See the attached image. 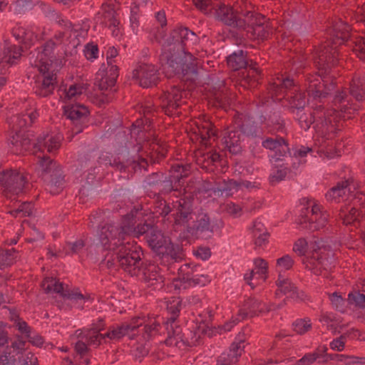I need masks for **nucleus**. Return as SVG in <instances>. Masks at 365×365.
Returning a JSON list of instances; mask_svg holds the SVG:
<instances>
[{
	"mask_svg": "<svg viewBox=\"0 0 365 365\" xmlns=\"http://www.w3.org/2000/svg\"><path fill=\"white\" fill-rule=\"evenodd\" d=\"M267 25H257L252 30H247V36L251 39H267L269 36Z\"/></svg>",
	"mask_w": 365,
	"mask_h": 365,
	"instance_id": "nucleus-36",
	"label": "nucleus"
},
{
	"mask_svg": "<svg viewBox=\"0 0 365 365\" xmlns=\"http://www.w3.org/2000/svg\"><path fill=\"white\" fill-rule=\"evenodd\" d=\"M338 113L336 110H327L324 112V115L317 116L314 125L316 131L322 135L334 132L335 125L332 124L331 118L333 117V120H335L338 116Z\"/></svg>",
	"mask_w": 365,
	"mask_h": 365,
	"instance_id": "nucleus-17",
	"label": "nucleus"
},
{
	"mask_svg": "<svg viewBox=\"0 0 365 365\" xmlns=\"http://www.w3.org/2000/svg\"><path fill=\"white\" fill-rule=\"evenodd\" d=\"M145 239L149 247L160 259H170L173 262H179L186 258L182 245L173 243L159 228H154L145 235Z\"/></svg>",
	"mask_w": 365,
	"mask_h": 365,
	"instance_id": "nucleus-3",
	"label": "nucleus"
},
{
	"mask_svg": "<svg viewBox=\"0 0 365 365\" xmlns=\"http://www.w3.org/2000/svg\"><path fill=\"white\" fill-rule=\"evenodd\" d=\"M57 83L56 74H48L43 77L41 86L36 89V93L41 97L51 94Z\"/></svg>",
	"mask_w": 365,
	"mask_h": 365,
	"instance_id": "nucleus-25",
	"label": "nucleus"
},
{
	"mask_svg": "<svg viewBox=\"0 0 365 365\" xmlns=\"http://www.w3.org/2000/svg\"><path fill=\"white\" fill-rule=\"evenodd\" d=\"M329 214L326 212H320L319 215L315 216V220L309 222L308 225L304 226V229L311 232H315L323 228L328 222Z\"/></svg>",
	"mask_w": 365,
	"mask_h": 365,
	"instance_id": "nucleus-35",
	"label": "nucleus"
},
{
	"mask_svg": "<svg viewBox=\"0 0 365 365\" xmlns=\"http://www.w3.org/2000/svg\"><path fill=\"white\" fill-rule=\"evenodd\" d=\"M26 178L16 170H6L0 172V185L4 187V192L18 195L23 192Z\"/></svg>",
	"mask_w": 365,
	"mask_h": 365,
	"instance_id": "nucleus-10",
	"label": "nucleus"
},
{
	"mask_svg": "<svg viewBox=\"0 0 365 365\" xmlns=\"http://www.w3.org/2000/svg\"><path fill=\"white\" fill-rule=\"evenodd\" d=\"M12 264L11 255L9 250L0 248V269Z\"/></svg>",
	"mask_w": 365,
	"mask_h": 365,
	"instance_id": "nucleus-54",
	"label": "nucleus"
},
{
	"mask_svg": "<svg viewBox=\"0 0 365 365\" xmlns=\"http://www.w3.org/2000/svg\"><path fill=\"white\" fill-rule=\"evenodd\" d=\"M306 91L312 101L322 103L336 88V78L329 75L318 73L310 76L305 80Z\"/></svg>",
	"mask_w": 365,
	"mask_h": 365,
	"instance_id": "nucleus-7",
	"label": "nucleus"
},
{
	"mask_svg": "<svg viewBox=\"0 0 365 365\" xmlns=\"http://www.w3.org/2000/svg\"><path fill=\"white\" fill-rule=\"evenodd\" d=\"M103 230H105V232H108V235H110V239L111 240L118 239L120 243H125L124 241L125 238L124 236H120L121 233L120 227H115L114 225H108L103 227Z\"/></svg>",
	"mask_w": 365,
	"mask_h": 365,
	"instance_id": "nucleus-48",
	"label": "nucleus"
},
{
	"mask_svg": "<svg viewBox=\"0 0 365 365\" xmlns=\"http://www.w3.org/2000/svg\"><path fill=\"white\" fill-rule=\"evenodd\" d=\"M209 104L213 107L225 108L230 103L228 91L225 88L210 96Z\"/></svg>",
	"mask_w": 365,
	"mask_h": 365,
	"instance_id": "nucleus-28",
	"label": "nucleus"
},
{
	"mask_svg": "<svg viewBox=\"0 0 365 365\" xmlns=\"http://www.w3.org/2000/svg\"><path fill=\"white\" fill-rule=\"evenodd\" d=\"M15 318L19 320L16 325L18 327L19 331L21 334H25L26 337H29V334H31V327H29L28 324L25 321H21L18 314H14V317H11V319H14Z\"/></svg>",
	"mask_w": 365,
	"mask_h": 365,
	"instance_id": "nucleus-59",
	"label": "nucleus"
},
{
	"mask_svg": "<svg viewBox=\"0 0 365 365\" xmlns=\"http://www.w3.org/2000/svg\"><path fill=\"white\" fill-rule=\"evenodd\" d=\"M244 340L240 339L239 342H233L231 344L230 351L232 353V358H235L236 361L237 358L242 354L244 351L245 346H241L244 343Z\"/></svg>",
	"mask_w": 365,
	"mask_h": 365,
	"instance_id": "nucleus-56",
	"label": "nucleus"
},
{
	"mask_svg": "<svg viewBox=\"0 0 365 365\" xmlns=\"http://www.w3.org/2000/svg\"><path fill=\"white\" fill-rule=\"evenodd\" d=\"M145 182L148 187H158L159 195L169 194L173 191L171 182H168L166 175L163 172H153L145 178Z\"/></svg>",
	"mask_w": 365,
	"mask_h": 365,
	"instance_id": "nucleus-14",
	"label": "nucleus"
},
{
	"mask_svg": "<svg viewBox=\"0 0 365 365\" xmlns=\"http://www.w3.org/2000/svg\"><path fill=\"white\" fill-rule=\"evenodd\" d=\"M215 225H211L210 218L208 214L200 212L196 217L192 225H187V232L192 236L198 237L205 232H213Z\"/></svg>",
	"mask_w": 365,
	"mask_h": 365,
	"instance_id": "nucleus-15",
	"label": "nucleus"
},
{
	"mask_svg": "<svg viewBox=\"0 0 365 365\" xmlns=\"http://www.w3.org/2000/svg\"><path fill=\"white\" fill-rule=\"evenodd\" d=\"M200 338V335H197L195 330L187 329L180 336V341L188 346H193L197 344Z\"/></svg>",
	"mask_w": 365,
	"mask_h": 365,
	"instance_id": "nucleus-39",
	"label": "nucleus"
},
{
	"mask_svg": "<svg viewBox=\"0 0 365 365\" xmlns=\"http://www.w3.org/2000/svg\"><path fill=\"white\" fill-rule=\"evenodd\" d=\"M98 240L101 245L103 247L104 250H113L118 249V245L115 242L113 244V247H111V240L110 239V235H108V232H105L102 229L101 233L98 235Z\"/></svg>",
	"mask_w": 365,
	"mask_h": 365,
	"instance_id": "nucleus-50",
	"label": "nucleus"
},
{
	"mask_svg": "<svg viewBox=\"0 0 365 365\" xmlns=\"http://www.w3.org/2000/svg\"><path fill=\"white\" fill-rule=\"evenodd\" d=\"M134 158L135 155L129 152L120 153L110 162V165L120 173L125 172L129 168H132Z\"/></svg>",
	"mask_w": 365,
	"mask_h": 365,
	"instance_id": "nucleus-24",
	"label": "nucleus"
},
{
	"mask_svg": "<svg viewBox=\"0 0 365 365\" xmlns=\"http://www.w3.org/2000/svg\"><path fill=\"white\" fill-rule=\"evenodd\" d=\"M123 191L126 195H133L143 191V187L140 182H130L123 187Z\"/></svg>",
	"mask_w": 365,
	"mask_h": 365,
	"instance_id": "nucleus-52",
	"label": "nucleus"
},
{
	"mask_svg": "<svg viewBox=\"0 0 365 365\" xmlns=\"http://www.w3.org/2000/svg\"><path fill=\"white\" fill-rule=\"evenodd\" d=\"M295 115L300 127L304 130H307L310 126L315 122V116L310 112H305L303 110H297L292 113Z\"/></svg>",
	"mask_w": 365,
	"mask_h": 365,
	"instance_id": "nucleus-29",
	"label": "nucleus"
},
{
	"mask_svg": "<svg viewBox=\"0 0 365 365\" xmlns=\"http://www.w3.org/2000/svg\"><path fill=\"white\" fill-rule=\"evenodd\" d=\"M237 128L247 137H259L260 133H262L257 123H256L252 118L250 116L245 115L237 123Z\"/></svg>",
	"mask_w": 365,
	"mask_h": 365,
	"instance_id": "nucleus-22",
	"label": "nucleus"
},
{
	"mask_svg": "<svg viewBox=\"0 0 365 365\" xmlns=\"http://www.w3.org/2000/svg\"><path fill=\"white\" fill-rule=\"evenodd\" d=\"M34 209V205L31 202H22L19 207L14 210L13 212L19 214L22 213V216H31L32 215V211Z\"/></svg>",
	"mask_w": 365,
	"mask_h": 365,
	"instance_id": "nucleus-55",
	"label": "nucleus"
},
{
	"mask_svg": "<svg viewBox=\"0 0 365 365\" xmlns=\"http://www.w3.org/2000/svg\"><path fill=\"white\" fill-rule=\"evenodd\" d=\"M255 264L258 269L257 273L264 275V280L267 279L268 263L266 260L262 258H257L255 260Z\"/></svg>",
	"mask_w": 365,
	"mask_h": 365,
	"instance_id": "nucleus-62",
	"label": "nucleus"
},
{
	"mask_svg": "<svg viewBox=\"0 0 365 365\" xmlns=\"http://www.w3.org/2000/svg\"><path fill=\"white\" fill-rule=\"evenodd\" d=\"M277 289L276 290L275 294L277 296L279 293L283 294H290V297H293V293H296V288L294 284H293L289 279H283L280 280V276L276 282Z\"/></svg>",
	"mask_w": 365,
	"mask_h": 365,
	"instance_id": "nucleus-33",
	"label": "nucleus"
},
{
	"mask_svg": "<svg viewBox=\"0 0 365 365\" xmlns=\"http://www.w3.org/2000/svg\"><path fill=\"white\" fill-rule=\"evenodd\" d=\"M133 78L138 79L143 88L157 86L160 81L159 73L153 65L144 64L133 71Z\"/></svg>",
	"mask_w": 365,
	"mask_h": 365,
	"instance_id": "nucleus-12",
	"label": "nucleus"
},
{
	"mask_svg": "<svg viewBox=\"0 0 365 365\" xmlns=\"http://www.w3.org/2000/svg\"><path fill=\"white\" fill-rule=\"evenodd\" d=\"M349 184L350 180H345L338 182L336 185L331 187L326 194V197L328 200H332L342 196L345 193L344 189L346 188Z\"/></svg>",
	"mask_w": 365,
	"mask_h": 365,
	"instance_id": "nucleus-37",
	"label": "nucleus"
},
{
	"mask_svg": "<svg viewBox=\"0 0 365 365\" xmlns=\"http://www.w3.org/2000/svg\"><path fill=\"white\" fill-rule=\"evenodd\" d=\"M115 83L111 84V78L108 77V73L106 75L103 73H97L95 78L94 85L98 88L100 91H107L108 88L110 90L115 86Z\"/></svg>",
	"mask_w": 365,
	"mask_h": 365,
	"instance_id": "nucleus-40",
	"label": "nucleus"
},
{
	"mask_svg": "<svg viewBox=\"0 0 365 365\" xmlns=\"http://www.w3.org/2000/svg\"><path fill=\"white\" fill-rule=\"evenodd\" d=\"M259 120L261 123L272 124L277 125V130H282L284 128V120L281 119L280 111L277 106L269 105L260 111Z\"/></svg>",
	"mask_w": 365,
	"mask_h": 365,
	"instance_id": "nucleus-16",
	"label": "nucleus"
},
{
	"mask_svg": "<svg viewBox=\"0 0 365 365\" xmlns=\"http://www.w3.org/2000/svg\"><path fill=\"white\" fill-rule=\"evenodd\" d=\"M12 135L10 136V141L15 147L16 153H21L30 148L31 140L25 130H12Z\"/></svg>",
	"mask_w": 365,
	"mask_h": 365,
	"instance_id": "nucleus-21",
	"label": "nucleus"
},
{
	"mask_svg": "<svg viewBox=\"0 0 365 365\" xmlns=\"http://www.w3.org/2000/svg\"><path fill=\"white\" fill-rule=\"evenodd\" d=\"M275 155L277 156V160H280L281 157H284L287 153L291 155L289 144L287 140L284 138V143L281 142L280 146L274 150Z\"/></svg>",
	"mask_w": 365,
	"mask_h": 365,
	"instance_id": "nucleus-61",
	"label": "nucleus"
},
{
	"mask_svg": "<svg viewBox=\"0 0 365 365\" xmlns=\"http://www.w3.org/2000/svg\"><path fill=\"white\" fill-rule=\"evenodd\" d=\"M63 114L72 122L88 119L90 111L84 105L75 103L63 107Z\"/></svg>",
	"mask_w": 365,
	"mask_h": 365,
	"instance_id": "nucleus-19",
	"label": "nucleus"
},
{
	"mask_svg": "<svg viewBox=\"0 0 365 365\" xmlns=\"http://www.w3.org/2000/svg\"><path fill=\"white\" fill-rule=\"evenodd\" d=\"M193 200L187 197L180 198L175 202L173 207L175 209V213L173 214L174 218V224L181 225L187 224L189 220L192 219L193 213Z\"/></svg>",
	"mask_w": 365,
	"mask_h": 365,
	"instance_id": "nucleus-13",
	"label": "nucleus"
},
{
	"mask_svg": "<svg viewBox=\"0 0 365 365\" xmlns=\"http://www.w3.org/2000/svg\"><path fill=\"white\" fill-rule=\"evenodd\" d=\"M207 81V82L205 83L207 85L205 89L210 93V95L226 88L224 81H220L217 78H209Z\"/></svg>",
	"mask_w": 365,
	"mask_h": 365,
	"instance_id": "nucleus-46",
	"label": "nucleus"
},
{
	"mask_svg": "<svg viewBox=\"0 0 365 365\" xmlns=\"http://www.w3.org/2000/svg\"><path fill=\"white\" fill-rule=\"evenodd\" d=\"M279 83H270L267 87L269 93L272 96H279L285 93L287 90H291L295 87L294 80L289 77L279 79Z\"/></svg>",
	"mask_w": 365,
	"mask_h": 365,
	"instance_id": "nucleus-23",
	"label": "nucleus"
},
{
	"mask_svg": "<svg viewBox=\"0 0 365 365\" xmlns=\"http://www.w3.org/2000/svg\"><path fill=\"white\" fill-rule=\"evenodd\" d=\"M242 184H245L243 180L237 181L232 179L223 180L217 183V190L221 193H225L226 196L232 195L230 192L232 189L237 190Z\"/></svg>",
	"mask_w": 365,
	"mask_h": 365,
	"instance_id": "nucleus-32",
	"label": "nucleus"
},
{
	"mask_svg": "<svg viewBox=\"0 0 365 365\" xmlns=\"http://www.w3.org/2000/svg\"><path fill=\"white\" fill-rule=\"evenodd\" d=\"M326 254L318 252L314 250V253L312 254L311 259L315 260L313 262V267H309V264H306V267L313 270V273L316 275L325 274L324 272H327L331 269V263L329 262L328 258L326 257Z\"/></svg>",
	"mask_w": 365,
	"mask_h": 365,
	"instance_id": "nucleus-20",
	"label": "nucleus"
},
{
	"mask_svg": "<svg viewBox=\"0 0 365 365\" xmlns=\"http://www.w3.org/2000/svg\"><path fill=\"white\" fill-rule=\"evenodd\" d=\"M135 224L136 221L130 220L128 218L122 216L120 225L119 226L120 228V236H124L125 238L128 236L133 237L134 232L136 227Z\"/></svg>",
	"mask_w": 365,
	"mask_h": 365,
	"instance_id": "nucleus-38",
	"label": "nucleus"
},
{
	"mask_svg": "<svg viewBox=\"0 0 365 365\" xmlns=\"http://www.w3.org/2000/svg\"><path fill=\"white\" fill-rule=\"evenodd\" d=\"M170 327L171 330L167 327L168 336L165 340V344L168 346H172L173 344L177 345L179 341H180V336L183 332L180 327L176 326L173 327L171 324Z\"/></svg>",
	"mask_w": 365,
	"mask_h": 365,
	"instance_id": "nucleus-41",
	"label": "nucleus"
},
{
	"mask_svg": "<svg viewBox=\"0 0 365 365\" xmlns=\"http://www.w3.org/2000/svg\"><path fill=\"white\" fill-rule=\"evenodd\" d=\"M41 169V177L43 180L46 190L51 195H57L65 187V175L61 166L49 156H43L39 160Z\"/></svg>",
	"mask_w": 365,
	"mask_h": 365,
	"instance_id": "nucleus-4",
	"label": "nucleus"
},
{
	"mask_svg": "<svg viewBox=\"0 0 365 365\" xmlns=\"http://www.w3.org/2000/svg\"><path fill=\"white\" fill-rule=\"evenodd\" d=\"M158 267L149 260L140 268L143 279L148 287L161 284L163 282V277L158 272Z\"/></svg>",
	"mask_w": 365,
	"mask_h": 365,
	"instance_id": "nucleus-18",
	"label": "nucleus"
},
{
	"mask_svg": "<svg viewBox=\"0 0 365 365\" xmlns=\"http://www.w3.org/2000/svg\"><path fill=\"white\" fill-rule=\"evenodd\" d=\"M192 1L195 7L205 14H211L212 12V10H214L213 14L217 19V16L215 14L217 8H215L214 4L212 2V0H192ZM220 6L221 5L218 6L217 9L220 8Z\"/></svg>",
	"mask_w": 365,
	"mask_h": 365,
	"instance_id": "nucleus-42",
	"label": "nucleus"
},
{
	"mask_svg": "<svg viewBox=\"0 0 365 365\" xmlns=\"http://www.w3.org/2000/svg\"><path fill=\"white\" fill-rule=\"evenodd\" d=\"M337 46L327 41L317 50L314 56L318 73L329 75L332 68L339 63Z\"/></svg>",
	"mask_w": 365,
	"mask_h": 365,
	"instance_id": "nucleus-8",
	"label": "nucleus"
},
{
	"mask_svg": "<svg viewBox=\"0 0 365 365\" xmlns=\"http://www.w3.org/2000/svg\"><path fill=\"white\" fill-rule=\"evenodd\" d=\"M215 14L217 16V19L240 31L252 30V28L257 25V19L252 11L242 13L235 10L232 7L222 4L216 10Z\"/></svg>",
	"mask_w": 365,
	"mask_h": 365,
	"instance_id": "nucleus-6",
	"label": "nucleus"
},
{
	"mask_svg": "<svg viewBox=\"0 0 365 365\" xmlns=\"http://www.w3.org/2000/svg\"><path fill=\"white\" fill-rule=\"evenodd\" d=\"M5 47L3 51V56L1 58V62H5L9 64H13L14 61H11V49H15V45H9V43L5 41Z\"/></svg>",
	"mask_w": 365,
	"mask_h": 365,
	"instance_id": "nucleus-57",
	"label": "nucleus"
},
{
	"mask_svg": "<svg viewBox=\"0 0 365 365\" xmlns=\"http://www.w3.org/2000/svg\"><path fill=\"white\" fill-rule=\"evenodd\" d=\"M308 243L304 238L298 239L294 244L293 251L296 252L298 256H304L307 252Z\"/></svg>",
	"mask_w": 365,
	"mask_h": 365,
	"instance_id": "nucleus-53",
	"label": "nucleus"
},
{
	"mask_svg": "<svg viewBox=\"0 0 365 365\" xmlns=\"http://www.w3.org/2000/svg\"><path fill=\"white\" fill-rule=\"evenodd\" d=\"M201 138V143L207 146V140L211 137L217 138V130L215 125L210 121L205 122V124L201 128H198Z\"/></svg>",
	"mask_w": 365,
	"mask_h": 365,
	"instance_id": "nucleus-31",
	"label": "nucleus"
},
{
	"mask_svg": "<svg viewBox=\"0 0 365 365\" xmlns=\"http://www.w3.org/2000/svg\"><path fill=\"white\" fill-rule=\"evenodd\" d=\"M99 190L98 180L93 174L89 173L87 175L84 184L81 186L80 192L83 195L91 196L98 193Z\"/></svg>",
	"mask_w": 365,
	"mask_h": 365,
	"instance_id": "nucleus-27",
	"label": "nucleus"
},
{
	"mask_svg": "<svg viewBox=\"0 0 365 365\" xmlns=\"http://www.w3.org/2000/svg\"><path fill=\"white\" fill-rule=\"evenodd\" d=\"M116 252V258L122 269L131 276H139L140 268L148 260L140 246L127 247L125 243H120Z\"/></svg>",
	"mask_w": 365,
	"mask_h": 365,
	"instance_id": "nucleus-5",
	"label": "nucleus"
},
{
	"mask_svg": "<svg viewBox=\"0 0 365 365\" xmlns=\"http://www.w3.org/2000/svg\"><path fill=\"white\" fill-rule=\"evenodd\" d=\"M281 142L284 143V138H267L262 141V145L266 149L274 150L280 146Z\"/></svg>",
	"mask_w": 365,
	"mask_h": 365,
	"instance_id": "nucleus-51",
	"label": "nucleus"
},
{
	"mask_svg": "<svg viewBox=\"0 0 365 365\" xmlns=\"http://www.w3.org/2000/svg\"><path fill=\"white\" fill-rule=\"evenodd\" d=\"M186 91H189L186 88V85L182 83V85L172 86L160 96V106L166 115L170 116L180 114L178 110L181 106L182 99Z\"/></svg>",
	"mask_w": 365,
	"mask_h": 365,
	"instance_id": "nucleus-9",
	"label": "nucleus"
},
{
	"mask_svg": "<svg viewBox=\"0 0 365 365\" xmlns=\"http://www.w3.org/2000/svg\"><path fill=\"white\" fill-rule=\"evenodd\" d=\"M289 98V110L291 113L295 112L297 110H303L307 104L309 99L307 98L305 93L298 91L297 89L290 91Z\"/></svg>",
	"mask_w": 365,
	"mask_h": 365,
	"instance_id": "nucleus-26",
	"label": "nucleus"
},
{
	"mask_svg": "<svg viewBox=\"0 0 365 365\" xmlns=\"http://www.w3.org/2000/svg\"><path fill=\"white\" fill-rule=\"evenodd\" d=\"M16 361L15 356L11 355V353L7 351L0 356V364L1 365H15Z\"/></svg>",
	"mask_w": 365,
	"mask_h": 365,
	"instance_id": "nucleus-64",
	"label": "nucleus"
},
{
	"mask_svg": "<svg viewBox=\"0 0 365 365\" xmlns=\"http://www.w3.org/2000/svg\"><path fill=\"white\" fill-rule=\"evenodd\" d=\"M137 147V153L135 154V158L133 160V164L130 171L133 175L142 170L144 171H148L149 167L148 159L139 154V153L143 150V145L138 144Z\"/></svg>",
	"mask_w": 365,
	"mask_h": 365,
	"instance_id": "nucleus-30",
	"label": "nucleus"
},
{
	"mask_svg": "<svg viewBox=\"0 0 365 365\" xmlns=\"http://www.w3.org/2000/svg\"><path fill=\"white\" fill-rule=\"evenodd\" d=\"M357 210H356V207H353L349 210L347 215H345L342 218L343 224L348 225H352L354 222L359 221V218H361L359 216H357Z\"/></svg>",
	"mask_w": 365,
	"mask_h": 365,
	"instance_id": "nucleus-58",
	"label": "nucleus"
},
{
	"mask_svg": "<svg viewBox=\"0 0 365 365\" xmlns=\"http://www.w3.org/2000/svg\"><path fill=\"white\" fill-rule=\"evenodd\" d=\"M351 27L347 23L339 19L332 23L330 29V37L327 40L334 46H341L345 41H354L355 36L351 34Z\"/></svg>",
	"mask_w": 365,
	"mask_h": 365,
	"instance_id": "nucleus-11",
	"label": "nucleus"
},
{
	"mask_svg": "<svg viewBox=\"0 0 365 365\" xmlns=\"http://www.w3.org/2000/svg\"><path fill=\"white\" fill-rule=\"evenodd\" d=\"M154 228H158L157 225L153 222L148 223L146 220L144 222H140L136 225L133 237H139L143 235L150 233Z\"/></svg>",
	"mask_w": 365,
	"mask_h": 365,
	"instance_id": "nucleus-44",
	"label": "nucleus"
},
{
	"mask_svg": "<svg viewBox=\"0 0 365 365\" xmlns=\"http://www.w3.org/2000/svg\"><path fill=\"white\" fill-rule=\"evenodd\" d=\"M181 304V301H177L176 303H175V301H173V303H170L168 305V309L172 314V317L170 319H168V320H171L172 323L175 322L176 317L178 316Z\"/></svg>",
	"mask_w": 365,
	"mask_h": 365,
	"instance_id": "nucleus-63",
	"label": "nucleus"
},
{
	"mask_svg": "<svg viewBox=\"0 0 365 365\" xmlns=\"http://www.w3.org/2000/svg\"><path fill=\"white\" fill-rule=\"evenodd\" d=\"M198 40L195 33L187 27L173 29L162 46L159 56L160 68L170 78L180 76L181 83L192 91L200 83L198 59L190 51L189 47Z\"/></svg>",
	"mask_w": 365,
	"mask_h": 365,
	"instance_id": "nucleus-1",
	"label": "nucleus"
},
{
	"mask_svg": "<svg viewBox=\"0 0 365 365\" xmlns=\"http://www.w3.org/2000/svg\"><path fill=\"white\" fill-rule=\"evenodd\" d=\"M226 51L234 52L227 57V63L233 71L250 67L248 71H243L242 77L238 80V84L244 89H255L260 84L259 78L261 71L252 64L249 65L247 61V52L238 49L236 45H230L226 47Z\"/></svg>",
	"mask_w": 365,
	"mask_h": 365,
	"instance_id": "nucleus-2",
	"label": "nucleus"
},
{
	"mask_svg": "<svg viewBox=\"0 0 365 365\" xmlns=\"http://www.w3.org/2000/svg\"><path fill=\"white\" fill-rule=\"evenodd\" d=\"M349 93L356 101H361L365 96V82L360 78L353 79L350 84Z\"/></svg>",
	"mask_w": 365,
	"mask_h": 365,
	"instance_id": "nucleus-34",
	"label": "nucleus"
},
{
	"mask_svg": "<svg viewBox=\"0 0 365 365\" xmlns=\"http://www.w3.org/2000/svg\"><path fill=\"white\" fill-rule=\"evenodd\" d=\"M348 302L350 304H354L356 307L365 308V294L360 293L359 291H353L348 294Z\"/></svg>",
	"mask_w": 365,
	"mask_h": 365,
	"instance_id": "nucleus-43",
	"label": "nucleus"
},
{
	"mask_svg": "<svg viewBox=\"0 0 365 365\" xmlns=\"http://www.w3.org/2000/svg\"><path fill=\"white\" fill-rule=\"evenodd\" d=\"M57 284V280L53 277H46L41 282V287L47 294L53 292V289L55 288Z\"/></svg>",
	"mask_w": 365,
	"mask_h": 365,
	"instance_id": "nucleus-60",
	"label": "nucleus"
},
{
	"mask_svg": "<svg viewBox=\"0 0 365 365\" xmlns=\"http://www.w3.org/2000/svg\"><path fill=\"white\" fill-rule=\"evenodd\" d=\"M292 325L294 327V331L300 335L304 334L312 329L310 319H298L293 322Z\"/></svg>",
	"mask_w": 365,
	"mask_h": 365,
	"instance_id": "nucleus-47",
	"label": "nucleus"
},
{
	"mask_svg": "<svg viewBox=\"0 0 365 365\" xmlns=\"http://www.w3.org/2000/svg\"><path fill=\"white\" fill-rule=\"evenodd\" d=\"M190 164L183 165L181 163H175L171 166L170 172L177 173L185 178H187L190 173Z\"/></svg>",
	"mask_w": 365,
	"mask_h": 365,
	"instance_id": "nucleus-49",
	"label": "nucleus"
},
{
	"mask_svg": "<svg viewBox=\"0 0 365 365\" xmlns=\"http://www.w3.org/2000/svg\"><path fill=\"white\" fill-rule=\"evenodd\" d=\"M352 43L354 44L353 51L359 58L365 60V36H355Z\"/></svg>",
	"mask_w": 365,
	"mask_h": 365,
	"instance_id": "nucleus-45",
	"label": "nucleus"
}]
</instances>
